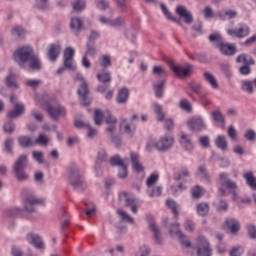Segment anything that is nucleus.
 Returning a JSON list of instances; mask_svg holds the SVG:
<instances>
[{
    "mask_svg": "<svg viewBox=\"0 0 256 256\" xmlns=\"http://www.w3.org/2000/svg\"><path fill=\"white\" fill-rule=\"evenodd\" d=\"M35 101L41 105L42 109L47 107V112L54 121H57L60 117H65V115H67L65 107L61 105L49 106V102H47V95L36 94Z\"/></svg>",
    "mask_w": 256,
    "mask_h": 256,
    "instance_id": "1",
    "label": "nucleus"
},
{
    "mask_svg": "<svg viewBox=\"0 0 256 256\" xmlns=\"http://www.w3.org/2000/svg\"><path fill=\"white\" fill-rule=\"evenodd\" d=\"M219 181L221 184V188L219 189L220 195L225 197V195H227L225 189H228V191L232 193L233 199H237V182L229 179V174L227 173H221L219 175Z\"/></svg>",
    "mask_w": 256,
    "mask_h": 256,
    "instance_id": "2",
    "label": "nucleus"
},
{
    "mask_svg": "<svg viewBox=\"0 0 256 256\" xmlns=\"http://www.w3.org/2000/svg\"><path fill=\"white\" fill-rule=\"evenodd\" d=\"M81 169L77 164L72 163L68 167V182L72 187L75 189H83L85 185L83 184V181L81 180Z\"/></svg>",
    "mask_w": 256,
    "mask_h": 256,
    "instance_id": "3",
    "label": "nucleus"
},
{
    "mask_svg": "<svg viewBox=\"0 0 256 256\" xmlns=\"http://www.w3.org/2000/svg\"><path fill=\"white\" fill-rule=\"evenodd\" d=\"M33 48L29 46L19 47L14 53L13 57L16 63L23 69L27 61L33 59Z\"/></svg>",
    "mask_w": 256,
    "mask_h": 256,
    "instance_id": "4",
    "label": "nucleus"
},
{
    "mask_svg": "<svg viewBox=\"0 0 256 256\" xmlns=\"http://www.w3.org/2000/svg\"><path fill=\"white\" fill-rule=\"evenodd\" d=\"M25 167H27V155L23 154L19 156L12 167L13 173L18 181H27L29 179V175L23 171Z\"/></svg>",
    "mask_w": 256,
    "mask_h": 256,
    "instance_id": "5",
    "label": "nucleus"
},
{
    "mask_svg": "<svg viewBox=\"0 0 256 256\" xmlns=\"http://www.w3.org/2000/svg\"><path fill=\"white\" fill-rule=\"evenodd\" d=\"M196 253L198 256H212L213 249H211V244L207 238L200 236L196 240Z\"/></svg>",
    "mask_w": 256,
    "mask_h": 256,
    "instance_id": "6",
    "label": "nucleus"
},
{
    "mask_svg": "<svg viewBox=\"0 0 256 256\" xmlns=\"http://www.w3.org/2000/svg\"><path fill=\"white\" fill-rule=\"evenodd\" d=\"M154 113L157 121L160 123L164 122V127L167 129V131H171V129L175 127V122L173 119L165 117V112H163V106H161V104H154Z\"/></svg>",
    "mask_w": 256,
    "mask_h": 256,
    "instance_id": "7",
    "label": "nucleus"
},
{
    "mask_svg": "<svg viewBox=\"0 0 256 256\" xmlns=\"http://www.w3.org/2000/svg\"><path fill=\"white\" fill-rule=\"evenodd\" d=\"M167 65L170 67L171 71L177 75V77H189L193 72V65L187 64L185 67L178 66L171 59L167 60Z\"/></svg>",
    "mask_w": 256,
    "mask_h": 256,
    "instance_id": "8",
    "label": "nucleus"
},
{
    "mask_svg": "<svg viewBox=\"0 0 256 256\" xmlns=\"http://www.w3.org/2000/svg\"><path fill=\"white\" fill-rule=\"evenodd\" d=\"M23 205L25 211H27L28 213H33L37 205H41L42 207L45 206V199L37 198V196L34 195H28L24 198Z\"/></svg>",
    "mask_w": 256,
    "mask_h": 256,
    "instance_id": "9",
    "label": "nucleus"
},
{
    "mask_svg": "<svg viewBox=\"0 0 256 256\" xmlns=\"http://www.w3.org/2000/svg\"><path fill=\"white\" fill-rule=\"evenodd\" d=\"M175 143V138L171 134H165L164 136L160 137V139L154 143L155 149L157 151H169L171 147H173Z\"/></svg>",
    "mask_w": 256,
    "mask_h": 256,
    "instance_id": "10",
    "label": "nucleus"
},
{
    "mask_svg": "<svg viewBox=\"0 0 256 256\" xmlns=\"http://www.w3.org/2000/svg\"><path fill=\"white\" fill-rule=\"evenodd\" d=\"M186 125L188 129L193 132L205 131V129H207V124H205V120L201 116L189 118Z\"/></svg>",
    "mask_w": 256,
    "mask_h": 256,
    "instance_id": "11",
    "label": "nucleus"
},
{
    "mask_svg": "<svg viewBox=\"0 0 256 256\" xmlns=\"http://www.w3.org/2000/svg\"><path fill=\"white\" fill-rule=\"evenodd\" d=\"M250 31L251 30L249 29V26H247V24L240 23L238 25V28H236V29L229 28L226 31V33L230 37H236L237 39H243L249 35Z\"/></svg>",
    "mask_w": 256,
    "mask_h": 256,
    "instance_id": "12",
    "label": "nucleus"
},
{
    "mask_svg": "<svg viewBox=\"0 0 256 256\" xmlns=\"http://www.w3.org/2000/svg\"><path fill=\"white\" fill-rule=\"evenodd\" d=\"M171 227L169 230V233L172 237H178L179 241L181 243V245H183V247H191V240L189 239V237L181 234V230H179V223H175V224H171Z\"/></svg>",
    "mask_w": 256,
    "mask_h": 256,
    "instance_id": "13",
    "label": "nucleus"
},
{
    "mask_svg": "<svg viewBox=\"0 0 256 256\" xmlns=\"http://www.w3.org/2000/svg\"><path fill=\"white\" fill-rule=\"evenodd\" d=\"M74 57L75 49H73L72 47H67L64 50V67L66 69H69V71H75L77 69L73 60Z\"/></svg>",
    "mask_w": 256,
    "mask_h": 256,
    "instance_id": "14",
    "label": "nucleus"
},
{
    "mask_svg": "<svg viewBox=\"0 0 256 256\" xmlns=\"http://www.w3.org/2000/svg\"><path fill=\"white\" fill-rule=\"evenodd\" d=\"M109 161V154H107V150L105 148H99L96 152V160L94 169L97 173L101 169V165L103 163H107Z\"/></svg>",
    "mask_w": 256,
    "mask_h": 256,
    "instance_id": "15",
    "label": "nucleus"
},
{
    "mask_svg": "<svg viewBox=\"0 0 256 256\" xmlns=\"http://www.w3.org/2000/svg\"><path fill=\"white\" fill-rule=\"evenodd\" d=\"M216 49H219L221 55H225L226 57H232V55L237 53V45L225 42L217 44Z\"/></svg>",
    "mask_w": 256,
    "mask_h": 256,
    "instance_id": "16",
    "label": "nucleus"
},
{
    "mask_svg": "<svg viewBox=\"0 0 256 256\" xmlns=\"http://www.w3.org/2000/svg\"><path fill=\"white\" fill-rule=\"evenodd\" d=\"M176 13L179 15L180 19H184L186 25H191L193 23V14L185 6H177Z\"/></svg>",
    "mask_w": 256,
    "mask_h": 256,
    "instance_id": "17",
    "label": "nucleus"
},
{
    "mask_svg": "<svg viewBox=\"0 0 256 256\" xmlns=\"http://www.w3.org/2000/svg\"><path fill=\"white\" fill-rule=\"evenodd\" d=\"M136 129L135 123L127 119H123L120 123V131H123L128 137H133Z\"/></svg>",
    "mask_w": 256,
    "mask_h": 256,
    "instance_id": "18",
    "label": "nucleus"
},
{
    "mask_svg": "<svg viewBox=\"0 0 256 256\" xmlns=\"http://www.w3.org/2000/svg\"><path fill=\"white\" fill-rule=\"evenodd\" d=\"M78 95L81 97V104L87 107V105H91V99L87 97L89 95V86L87 82L83 81L78 89Z\"/></svg>",
    "mask_w": 256,
    "mask_h": 256,
    "instance_id": "19",
    "label": "nucleus"
},
{
    "mask_svg": "<svg viewBox=\"0 0 256 256\" xmlns=\"http://www.w3.org/2000/svg\"><path fill=\"white\" fill-rule=\"evenodd\" d=\"M26 239L30 245H33L36 249L43 250L45 249V243L37 234H28Z\"/></svg>",
    "mask_w": 256,
    "mask_h": 256,
    "instance_id": "20",
    "label": "nucleus"
},
{
    "mask_svg": "<svg viewBox=\"0 0 256 256\" xmlns=\"http://www.w3.org/2000/svg\"><path fill=\"white\" fill-rule=\"evenodd\" d=\"M166 83H167V80H165V78H161L153 84L155 97H157V99H162L163 98V93L165 91V84Z\"/></svg>",
    "mask_w": 256,
    "mask_h": 256,
    "instance_id": "21",
    "label": "nucleus"
},
{
    "mask_svg": "<svg viewBox=\"0 0 256 256\" xmlns=\"http://www.w3.org/2000/svg\"><path fill=\"white\" fill-rule=\"evenodd\" d=\"M147 221L149 223V227L151 231H153L154 238L156 243H161V231H159V227H157V224H155V218L153 216H147Z\"/></svg>",
    "mask_w": 256,
    "mask_h": 256,
    "instance_id": "22",
    "label": "nucleus"
},
{
    "mask_svg": "<svg viewBox=\"0 0 256 256\" xmlns=\"http://www.w3.org/2000/svg\"><path fill=\"white\" fill-rule=\"evenodd\" d=\"M23 113H25V105L17 103L14 109L8 113L7 117L8 119H17V117H21Z\"/></svg>",
    "mask_w": 256,
    "mask_h": 256,
    "instance_id": "23",
    "label": "nucleus"
},
{
    "mask_svg": "<svg viewBox=\"0 0 256 256\" xmlns=\"http://www.w3.org/2000/svg\"><path fill=\"white\" fill-rule=\"evenodd\" d=\"M180 144L185 149V151H193V149H195V145L193 144V140H191V136L187 134L181 135Z\"/></svg>",
    "mask_w": 256,
    "mask_h": 256,
    "instance_id": "24",
    "label": "nucleus"
},
{
    "mask_svg": "<svg viewBox=\"0 0 256 256\" xmlns=\"http://www.w3.org/2000/svg\"><path fill=\"white\" fill-rule=\"evenodd\" d=\"M62 49L61 44H52L48 52L50 61H57V57L61 54Z\"/></svg>",
    "mask_w": 256,
    "mask_h": 256,
    "instance_id": "25",
    "label": "nucleus"
},
{
    "mask_svg": "<svg viewBox=\"0 0 256 256\" xmlns=\"http://www.w3.org/2000/svg\"><path fill=\"white\" fill-rule=\"evenodd\" d=\"M139 159V154L131 153V163L133 169L136 171V173H143V171H145V168L143 167V164L139 162Z\"/></svg>",
    "mask_w": 256,
    "mask_h": 256,
    "instance_id": "26",
    "label": "nucleus"
},
{
    "mask_svg": "<svg viewBox=\"0 0 256 256\" xmlns=\"http://www.w3.org/2000/svg\"><path fill=\"white\" fill-rule=\"evenodd\" d=\"M49 143H51V138H49L45 133H40L34 140V145H41L42 147H47Z\"/></svg>",
    "mask_w": 256,
    "mask_h": 256,
    "instance_id": "27",
    "label": "nucleus"
},
{
    "mask_svg": "<svg viewBox=\"0 0 256 256\" xmlns=\"http://www.w3.org/2000/svg\"><path fill=\"white\" fill-rule=\"evenodd\" d=\"M127 99H129V89L127 88L120 89L116 99L117 103H119V105H123L127 103Z\"/></svg>",
    "mask_w": 256,
    "mask_h": 256,
    "instance_id": "28",
    "label": "nucleus"
},
{
    "mask_svg": "<svg viewBox=\"0 0 256 256\" xmlns=\"http://www.w3.org/2000/svg\"><path fill=\"white\" fill-rule=\"evenodd\" d=\"M70 27L74 33H78L83 29V20L79 17H74L71 19Z\"/></svg>",
    "mask_w": 256,
    "mask_h": 256,
    "instance_id": "29",
    "label": "nucleus"
},
{
    "mask_svg": "<svg viewBox=\"0 0 256 256\" xmlns=\"http://www.w3.org/2000/svg\"><path fill=\"white\" fill-rule=\"evenodd\" d=\"M215 145L218 149H221V151H227V137L223 135L217 136V138L215 139Z\"/></svg>",
    "mask_w": 256,
    "mask_h": 256,
    "instance_id": "30",
    "label": "nucleus"
},
{
    "mask_svg": "<svg viewBox=\"0 0 256 256\" xmlns=\"http://www.w3.org/2000/svg\"><path fill=\"white\" fill-rule=\"evenodd\" d=\"M236 63H243V65H255V60L247 54L237 56Z\"/></svg>",
    "mask_w": 256,
    "mask_h": 256,
    "instance_id": "31",
    "label": "nucleus"
},
{
    "mask_svg": "<svg viewBox=\"0 0 256 256\" xmlns=\"http://www.w3.org/2000/svg\"><path fill=\"white\" fill-rule=\"evenodd\" d=\"M204 79L211 85V87H213V89H219V83L211 72H204Z\"/></svg>",
    "mask_w": 256,
    "mask_h": 256,
    "instance_id": "32",
    "label": "nucleus"
},
{
    "mask_svg": "<svg viewBox=\"0 0 256 256\" xmlns=\"http://www.w3.org/2000/svg\"><path fill=\"white\" fill-rule=\"evenodd\" d=\"M18 143L20 147H34L35 145V141H33L29 136H20L18 138Z\"/></svg>",
    "mask_w": 256,
    "mask_h": 256,
    "instance_id": "33",
    "label": "nucleus"
},
{
    "mask_svg": "<svg viewBox=\"0 0 256 256\" xmlns=\"http://www.w3.org/2000/svg\"><path fill=\"white\" fill-rule=\"evenodd\" d=\"M242 91L248 93V95H253L255 93V88H253V82L249 80H244L241 83Z\"/></svg>",
    "mask_w": 256,
    "mask_h": 256,
    "instance_id": "34",
    "label": "nucleus"
},
{
    "mask_svg": "<svg viewBox=\"0 0 256 256\" xmlns=\"http://www.w3.org/2000/svg\"><path fill=\"white\" fill-rule=\"evenodd\" d=\"M218 17L222 21H227V19H235V17H237V11L236 10H226L222 13H219Z\"/></svg>",
    "mask_w": 256,
    "mask_h": 256,
    "instance_id": "35",
    "label": "nucleus"
},
{
    "mask_svg": "<svg viewBox=\"0 0 256 256\" xmlns=\"http://www.w3.org/2000/svg\"><path fill=\"white\" fill-rule=\"evenodd\" d=\"M107 131L109 132L112 143H114L116 147H119V140H117V137H115V131H117V124H109Z\"/></svg>",
    "mask_w": 256,
    "mask_h": 256,
    "instance_id": "36",
    "label": "nucleus"
},
{
    "mask_svg": "<svg viewBox=\"0 0 256 256\" xmlns=\"http://www.w3.org/2000/svg\"><path fill=\"white\" fill-rule=\"evenodd\" d=\"M243 177H244L247 185H249V187H251V189H256V178L253 175V172L244 173Z\"/></svg>",
    "mask_w": 256,
    "mask_h": 256,
    "instance_id": "37",
    "label": "nucleus"
},
{
    "mask_svg": "<svg viewBox=\"0 0 256 256\" xmlns=\"http://www.w3.org/2000/svg\"><path fill=\"white\" fill-rule=\"evenodd\" d=\"M117 213H118L120 219L122 221H124L125 223H130V225H133V223H135V220L133 219V217H131V215H129L127 212H125V210L118 209Z\"/></svg>",
    "mask_w": 256,
    "mask_h": 256,
    "instance_id": "38",
    "label": "nucleus"
},
{
    "mask_svg": "<svg viewBox=\"0 0 256 256\" xmlns=\"http://www.w3.org/2000/svg\"><path fill=\"white\" fill-rule=\"evenodd\" d=\"M211 116H212L213 121H215L216 123H219L220 125L225 124V117H223V114L221 113L220 110L212 111Z\"/></svg>",
    "mask_w": 256,
    "mask_h": 256,
    "instance_id": "39",
    "label": "nucleus"
},
{
    "mask_svg": "<svg viewBox=\"0 0 256 256\" xmlns=\"http://www.w3.org/2000/svg\"><path fill=\"white\" fill-rule=\"evenodd\" d=\"M226 225L230 229L231 233H237V231L240 229L239 221L235 219H227Z\"/></svg>",
    "mask_w": 256,
    "mask_h": 256,
    "instance_id": "40",
    "label": "nucleus"
},
{
    "mask_svg": "<svg viewBox=\"0 0 256 256\" xmlns=\"http://www.w3.org/2000/svg\"><path fill=\"white\" fill-rule=\"evenodd\" d=\"M152 73L157 77H162V79H165V76L167 75V70L161 65H156L153 67Z\"/></svg>",
    "mask_w": 256,
    "mask_h": 256,
    "instance_id": "41",
    "label": "nucleus"
},
{
    "mask_svg": "<svg viewBox=\"0 0 256 256\" xmlns=\"http://www.w3.org/2000/svg\"><path fill=\"white\" fill-rule=\"evenodd\" d=\"M178 107L182 109V111H186V113H191L193 111V106H191V102L187 99H181Z\"/></svg>",
    "mask_w": 256,
    "mask_h": 256,
    "instance_id": "42",
    "label": "nucleus"
},
{
    "mask_svg": "<svg viewBox=\"0 0 256 256\" xmlns=\"http://www.w3.org/2000/svg\"><path fill=\"white\" fill-rule=\"evenodd\" d=\"M196 211L201 217H205L209 213V204L200 203L196 206Z\"/></svg>",
    "mask_w": 256,
    "mask_h": 256,
    "instance_id": "43",
    "label": "nucleus"
},
{
    "mask_svg": "<svg viewBox=\"0 0 256 256\" xmlns=\"http://www.w3.org/2000/svg\"><path fill=\"white\" fill-rule=\"evenodd\" d=\"M166 205L167 207H169V209H171L173 215H175L176 217L179 216V206L177 205V202H175V200L173 199L166 200Z\"/></svg>",
    "mask_w": 256,
    "mask_h": 256,
    "instance_id": "44",
    "label": "nucleus"
},
{
    "mask_svg": "<svg viewBox=\"0 0 256 256\" xmlns=\"http://www.w3.org/2000/svg\"><path fill=\"white\" fill-rule=\"evenodd\" d=\"M147 193L149 197H161V193H163V187L157 186L147 189Z\"/></svg>",
    "mask_w": 256,
    "mask_h": 256,
    "instance_id": "45",
    "label": "nucleus"
},
{
    "mask_svg": "<svg viewBox=\"0 0 256 256\" xmlns=\"http://www.w3.org/2000/svg\"><path fill=\"white\" fill-rule=\"evenodd\" d=\"M197 175L200 179H202V181H206L207 183H209V173H207V168L205 166H200L198 168Z\"/></svg>",
    "mask_w": 256,
    "mask_h": 256,
    "instance_id": "46",
    "label": "nucleus"
},
{
    "mask_svg": "<svg viewBox=\"0 0 256 256\" xmlns=\"http://www.w3.org/2000/svg\"><path fill=\"white\" fill-rule=\"evenodd\" d=\"M160 7H161V10L164 13V15L167 17V19H170V21H173L174 23L181 25V21L177 18H174L171 15V12H169V9H167V6H165V4H160Z\"/></svg>",
    "mask_w": 256,
    "mask_h": 256,
    "instance_id": "47",
    "label": "nucleus"
},
{
    "mask_svg": "<svg viewBox=\"0 0 256 256\" xmlns=\"http://www.w3.org/2000/svg\"><path fill=\"white\" fill-rule=\"evenodd\" d=\"M72 7L76 13H81L85 9V0H73Z\"/></svg>",
    "mask_w": 256,
    "mask_h": 256,
    "instance_id": "48",
    "label": "nucleus"
},
{
    "mask_svg": "<svg viewBox=\"0 0 256 256\" xmlns=\"http://www.w3.org/2000/svg\"><path fill=\"white\" fill-rule=\"evenodd\" d=\"M157 181H159V175L153 173L151 174L147 180H146V185L148 189L153 188L155 185H157Z\"/></svg>",
    "mask_w": 256,
    "mask_h": 256,
    "instance_id": "49",
    "label": "nucleus"
},
{
    "mask_svg": "<svg viewBox=\"0 0 256 256\" xmlns=\"http://www.w3.org/2000/svg\"><path fill=\"white\" fill-rule=\"evenodd\" d=\"M6 85L11 89H19V84H17V81L15 80V75L13 74H10L6 77Z\"/></svg>",
    "mask_w": 256,
    "mask_h": 256,
    "instance_id": "50",
    "label": "nucleus"
},
{
    "mask_svg": "<svg viewBox=\"0 0 256 256\" xmlns=\"http://www.w3.org/2000/svg\"><path fill=\"white\" fill-rule=\"evenodd\" d=\"M97 79L100 81V83H111V73L104 72V73H98Z\"/></svg>",
    "mask_w": 256,
    "mask_h": 256,
    "instance_id": "51",
    "label": "nucleus"
},
{
    "mask_svg": "<svg viewBox=\"0 0 256 256\" xmlns=\"http://www.w3.org/2000/svg\"><path fill=\"white\" fill-rule=\"evenodd\" d=\"M13 143H15L13 138L6 139L4 143L5 151L8 155H13Z\"/></svg>",
    "mask_w": 256,
    "mask_h": 256,
    "instance_id": "52",
    "label": "nucleus"
},
{
    "mask_svg": "<svg viewBox=\"0 0 256 256\" xmlns=\"http://www.w3.org/2000/svg\"><path fill=\"white\" fill-rule=\"evenodd\" d=\"M110 165H112V167H122L123 165H125V160L121 159V157L119 156H114L110 159Z\"/></svg>",
    "mask_w": 256,
    "mask_h": 256,
    "instance_id": "53",
    "label": "nucleus"
},
{
    "mask_svg": "<svg viewBox=\"0 0 256 256\" xmlns=\"http://www.w3.org/2000/svg\"><path fill=\"white\" fill-rule=\"evenodd\" d=\"M28 63H30V68H32L33 71L41 69V62H39V59H37L35 55H33L32 58L28 60Z\"/></svg>",
    "mask_w": 256,
    "mask_h": 256,
    "instance_id": "54",
    "label": "nucleus"
},
{
    "mask_svg": "<svg viewBox=\"0 0 256 256\" xmlns=\"http://www.w3.org/2000/svg\"><path fill=\"white\" fill-rule=\"evenodd\" d=\"M208 39H209L210 43H215V47H217V45H219V43H223V37L219 33L210 34Z\"/></svg>",
    "mask_w": 256,
    "mask_h": 256,
    "instance_id": "55",
    "label": "nucleus"
},
{
    "mask_svg": "<svg viewBox=\"0 0 256 256\" xmlns=\"http://www.w3.org/2000/svg\"><path fill=\"white\" fill-rule=\"evenodd\" d=\"M204 194H205V190L201 188V186H195L192 189V197L194 199H199L200 197H203Z\"/></svg>",
    "mask_w": 256,
    "mask_h": 256,
    "instance_id": "56",
    "label": "nucleus"
},
{
    "mask_svg": "<svg viewBox=\"0 0 256 256\" xmlns=\"http://www.w3.org/2000/svg\"><path fill=\"white\" fill-rule=\"evenodd\" d=\"M35 5L37 9L47 11V9H49V0H35Z\"/></svg>",
    "mask_w": 256,
    "mask_h": 256,
    "instance_id": "57",
    "label": "nucleus"
},
{
    "mask_svg": "<svg viewBox=\"0 0 256 256\" xmlns=\"http://www.w3.org/2000/svg\"><path fill=\"white\" fill-rule=\"evenodd\" d=\"M105 122L107 123V125H117V118H115V116H112L111 112L107 110L105 112Z\"/></svg>",
    "mask_w": 256,
    "mask_h": 256,
    "instance_id": "58",
    "label": "nucleus"
},
{
    "mask_svg": "<svg viewBox=\"0 0 256 256\" xmlns=\"http://www.w3.org/2000/svg\"><path fill=\"white\" fill-rule=\"evenodd\" d=\"M100 65L104 68L107 69V67H111V56L109 55H103L100 58Z\"/></svg>",
    "mask_w": 256,
    "mask_h": 256,
    "instance_id": "59",
    "label": "nucleus"
},
{
    "mask_svg": "<svg viewBox=\"0 0 256 256\" xmlns=\"http://www.w3.org/2000/svg\"><path fill=\"white\" fill-rule=\"evenodd\" d=\"M15 127H16L15 123H13L11 121L5 123L3 126L4 133L11 135V133H13L15 131Z\"/></svg>",
    "mask_w": 256,
    "mask_h": 256,
    "instance_id": "60",
    "label": "nucleus"
},
{
    "mask_svg": "<svg viewBox=\"0 0 256 256\" xmlns=\"http://www.w3.org/2000/svg\"><path fill=\"white\" fill-rule=\"evenodd\" d=\"M94 123L95 125H101L103 123V112L101 110H95Z\"/></svg>",
    "mask_w": 256,
    "mask_h": 256,
    "instance_id": "61",
    "label": "nucleus"
},
{
    "mask_svg": "<svg viewBox=\"0 0 256 256\" xmlns=\"http://www.w3.org/2000/svg\"><path fill=\"white\" fill-rule=\"evenodd\" d=\"M32 157L33 159H35V161H37V163H39L40 165H43V163H45V158L43 156V152H37L34 151L32 153Z\"/></svg>",
    "mask_w": 256,
    "mask_h": 256,
    "instance_id": "62",
    "label": "nucleus"
},
{
    "mask_svg": "<svg viewBox=\"0 0 256 256\" xmlns=\"http://www.w3.org/2000/svg\"><path fill=\"white\" fill-rule=\"evenodd\" d=\"M228 137H230L234 143H237V130H235L233 125L228 127Z\"/></svg>",
    "mask_w": 256,
    "mask_h": 256,
    "instance_id": "63",
    "label": "nucleus"
},
{
    "mask_svg": "<svg viewBox=\"0 0 256 256\" xmlns=\"http://www.w3.org/2000/svg\"><path fill=\"white\" fill-rule=\"evenodd\" d=\"M202 14L206 19H213V17L215 16V14L213 13V8H211V6H206L203 9Z\"/></svg>",
    "mask_w": 256,
    "mask_h": 256,
    "instance_id": "64",
    "label": "nucleus"
}]
</instances>
